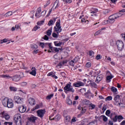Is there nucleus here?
Returning <instances> with one entry per match:
<instances>
[{
    "mask_svg": "<svg viewBox=\"0 0 125 125\" xmlns=\"http://www.w3.org/2000/svg\"><path fill=\"white\" fill-rule=\"evenodd\" d=\"M2 104L4 107H7L8 108H13L14 107V104H13L12 99H9L7 97L4 98L2 100Z\"/></svg>",
    "mask_w": 125,
    "mask_h": 125,
    "instance_id": "f257e3e1",
    "label": "nucleus"
},
{
    "mask_svg": "<svg viewBox=\"0 0 125 125\" xmlns=\"http://www.w3.org/2000/svg\"><path fill=\"white\" fill-rule=\"evenodd\" d=\"M122 16L123 14L121 13L114 14L109 17V19L107 21V22H108L109 24H113V23L115 22V20H116V19H118V18H120V17H122Z\"/></svg>",
    "mask_w": 125,
    "mask_h": 125,
    "instance_id": "f03ea898",
    "label": "nucleus"
},
{
    "mask_svg": "<svg viewBox=\"0 0 125 125\" xmlns=\"http://www.w3.org/2000/svg\"><path fill=\"white\" fill-rule=\"evenodd\" d=\"M65 93H68V92H72V93H74L75 92V89L72 86V83L71 82H69L68 83L66 84V85L63 88Z\"/></svg>",
    "mask_w": 125,
    "mask_h": 125,
    "instance_id": "7ed1b4c3",
    "label": "nucleus"
},
{
    "mask_svg": "<svg viewBox=\"0 0 125 125\" xmlns=\"http://www.w3.org/2000/svg\"><path fill=\"white\" fill-rule=\"evenodd\" d=\"M54 32H56L57 34H59L62 32V28H61V25H60V20H59L56 22V26L54 27Z\"/></svg>",
    "mask_w": 125,
    "mask_h": 125,
    "instance_id": "20e7f679",
    "label": "nucleus"
},
{
    "mask_svg": "<svg viewBox=\"0 0 125 125\" xmlns=\"http://www.w3.org/2000/svg\"><path fill=\"white\" fill-rule=\"evenodd\" d=\"M14 120L15 121V123L17 124L18 122L20 125H22L21 123V121H22V118H21V115L20 114H17L14 116Z\"/></svg>",
    "mask_w": 125,
    "mask_h": 125,
    "instance_id": "39448f33",
    "label": "nucleus"
},
{
    "mask_svg": "<svg viewBox=\"0 0 125 125\" xmlns=\"http://www.w3.org/2000/svg\"><path fill=\"white\" fill-rule=\"evenodd\" d=\"M116 45L118 50L120 51H122V49H124V42L121 40H118L116 42Z\"/></svg>",
    "mask_w": 125,
    "mask_h": 125,
    "instance_id": "423d86ee",
    "label": "nucleus"
},
{
    "mask_svg": "<svg viewBox=\"0 0 125 125\" xmlns=\"http://www.w3.org/2000/svg\"><path fill=\"white\" fill-rule=\"evenodd\" d=\"M85 97L87 99H91V97H94V94H92L90 91V89H88L86 93L84 94Z\"/></svg>",
    "mask_w": 125,
    "mask_h": 125,
    "instance_id": "0eeeda50",
    "label": "nucleus"
},
{
    "mask_svg": "<svg viewBox=\"0 0 125 125\" xmlns=\"http://www.w3.org/2000/svg\"><path fill=\"white\" fill-rule=\"evenodd\" d=\"M37 113L38 117L42 119L44 114H45V109H39L37 111Z\"/></svg>",
    "mask_w": 125,
    "mask_h": 125,
    "instance_id": "6e6552de",
    "label": "nucleus"
},
{
    "mask_svg": "<svg viewBox=\"0 0 125 125\" xmlns=\"http://www.w3.org/2000/svg\"><path fill=\"white\" fill-rule=\"evenodd\" d=\"M0 117L1 118H4L6 121H8L9 119H10V116L8 115V114L5 113V112L3 111L0 113Z\"/></svg>",
    "mask_w": 125,
    "mask_h": 125,
    "instance_id": "1a4fd4ad",
    "label": "nucleus"
},
{
    "mask_svg": "<svg viewBox=\"0 0 125 125\" xmlns=\"http://www.w3.org/2000/svg\"><path fill=\"white\" fill-rule=\"evenodd\" d=\"M14 100L16 103L18 104H22L23 103V99L20 98L19 96H15L14 97Z\"/></svg>",
    "mask_w": 125,
    "mask_h": 125,
    "instance_id": "9d476101",
    "label": "nucleus"
},
{
    "mask_svg": "<svg viewBox=\"0 0 125 125\" xmlns=\"http://www.w3.org/2000/svg\"><path fill=\"white\" fill-rule=\"evenodd\" d=\"M72 85L75 87H80L81 86H83L84 85V83L81 81H79L78 82L73 83Z\"/></svg>",
    "mask_w": 125,
    "mask_h": 125,
    "instance_id": "9b49d317",
    "label": "nucleus"
},
{
    "mask_svg": "<svg viewBox=\"0 0 125 125\" xmlns=\"http://www.w3.org/2000/svg\"><path fill=\"white\" fill-rule=\"evenodd\" d=\"M102 80H103V75L100 74L97 76L95 83H99Z\"/></svg>",
    "mask_w": 125,
    "mask_h": 125,
    "instance_id": "f8f14e48",
    "label": "nucleus"
},
{
    "mask_svg": "<svg viewBox=\"0 0 125 125\" xmlns=\"http://www.w3.org/2000/svg\"><path fill=\"white\" fill-rule=\"evenodd\" d=\"M42 12V8L39 7L37 9V11L35 14V17L37 18H40L42 15L40 16L41 13Z\"/></svg>",
    "mask_w": 125,
    "mask_h": 125,
    "instance_id": "ddd939ff",
    "label": "nucleus"
},
{
    "mask_svg": "<svg viewBox=\"0 0 125 125\" xmlns=\"http://www.w3.org/2000/svg\"><path fill=\"white\" fill-rule=\"evenodd\" d=\"M29 74L32 75V76L36 77V75H37V69L36 67H32L31 69V71L29 73Z\"/></svg>",
    "mask_w": 125,
    "mask_h": 125,
    "instance_id": "4468645a",
    "label": "nucleus"
},
{
    "mask_svg": "<svg viewBox=\"0 0 125 125\" xmlns=\"http://www.w3.org/2000/svg\"><path fill=\"white\" fill-rule=\"evenodd\" d=\"M12 78L13 82H19V81H20V79H21L20 76L18 75H15Z\"/></svg>",
    "mask_w": 125,
    "mask_h": 125,
    "instance_id": "2eb2a0df",
    "label": "nucleus"
},
{
    "mask_svg": "<svg viewBox=\"0 0 125 125\" xmlns=\"http://www.w3.org/2000/svg\"><path fill=\"white\" fill-rule=\"evenodd\" d=\"M63 117L64 118L65 123H69L70 122L71 120V117H70V116L63 115Z\"/></svg>",
    "mask_w": 125,
    "mask_h": 125,
    "instance_id": "dca6fc26",
    "label": "nucleus"
},
{
    "mask_svg": "<svg viewBox=\"0 0 125 125\" xmlns=\"http://www.w3.org/2000/svg\"><path fill=\"white\" fill-rule=\"evenodd\" d=\"M19 110L21 113H25L26 112V107H24V105H21L19 107Z\"/></svg>",
    "mask_w": 125,
    "mask_h": 125,
    "instance_id": "f3484780",
    "label": "nucleus"
},
{
    "mask_svg": "<svg viewBox=\"0 0 125 125\" xmlns=\"http://www.w3.org/2000/svg\"><path fill=\"white\" fill-rule=\"evenodd\" d=\"M89 85L91 87H94V88H97V84L95 82H92L90 81L89 83Z\"/></svg>",
    "mask_w": 125,
    "mask_h": 125,
    "instance_id": "a211bd4d",
    "label": "nucleus"
},
{
    "mask_svg": "<svg viewBox=\"0 0 125 125\" xmlns=\"http://www.w3.org/2000/svg\"><path fill=\"white\" fill-rule=\"evenodd\" d=\"M28 102L30 105H35V99L32 98H30L28 99Z\"/></svg>",
    "mask_w": 125,
    "mask_h": 125,
    "instance_id": "6ab92c4d",
    "label": "nucleus"
},
{
    "mask_svg": "<svg viewBox=\"0 0 125 125\" xmlns=\"http://www.w3.org/2000/svg\"><path fill=\"white\" fill-rule=\"evenodd\" d=\"M61 119V116H60V115L59 114H58L52 120H54V121H56V122H58V121H59V120H60Z\"/></svg>",
    "mask_w": 125,
    "mask_h": 125,
    "instance_id": "aec40b11",
    "label": "nucleus"
},
{
    "mask_svg": "<svg viewBox=\"0 0 125 125\" xmlns=\"http://www.w3.org/2000/svg\"><path fill=\"white\" fill-rule=\"evenodd\" d=\"M40 108H42V105H40L39 104H37L35 107L31 109L32 112H34L35 110H37L38 109H40Z\"/></svg>",
    "mask_w": 125,
    "mask_h": 125,
    "instance_id": "412c9836",
    "label": "nucleus"
},
{
    "mask_svg": "<svg viewBox=\"0 0 125 125\" xmlns=\"http://www.w3.org/2000/svg\"><path fill=\"white\" fill-rule=\"evenodd\" d=\"M120 98H121V96L116 95L114 98V101H115L116 103H118L119 100H121Z\"/></svg>",
    "mask_w": 125,
    "mask_h": 125,
    "instance_id": "4be33fe9",
    "label": "nucleus"
},
{
    "mask_svg": "<svg viewBox=\"0 0 125 125\" xmlns=\"http://www.w3.org/2000/svg\"><path fill=\"white\" fill-rule=\"evenodd\" d=\"M0 77L1 78H3L4 79H11L12 78V77L9 76V75H7V74H6V75L2 74V75H1L0 76Z\"/></svg>",
    "mask_w": 125,
    "mask_h": 125,
    "instance_id": "5701e85b",
    "label": "nucleus"
},
{
    "mask_svg": "<svg viewBox=\"0 0 125 125\" xmlns=\"http://www.w3.org/2000/svg\"><path fill=\"white\" fill-rule=\"evenodd\" d=\"M37 119L38 118L36 117H31L29 118V120L31 123H36V120H37Z\"/></svg>",
    "mask_w": 125,
    "mask_h": 125,
    "instance_id": "b1692460",
    "label": "nucleus"
},
{
    "mask_svg": "<svg viewBox=\"0 0 125 125\" xmlns=\"http://www.w3.org/2000/svg\"><path fill=\"white\" fill-rule=\"evenodd\" d=\"M85 112H86V109L84 108H82V110H81L80 114L78 115L79 117H82V116H83V114H84V113H85Z\"/></svg>",
    "mask_w": 125,
    "mask_h": 125,
    "instance_id": "393cba45",
    "label": "nucleus"
},
{
    "mask_svg": "<svg viewBox=\"0 0 125 125\" xmlns=\"http://www.w3.org/2000/svg\"><path fill=\"white\" fill-rule=\"evenodd\" d=\"M83 103L84 105H91L90 101L86 99L83 100Z\"/></svg>",
    "mask_w": 125,
    "mask_h": 125,
    "instance_id": "a878e982",
    "label": "nucleus"
},
{
    "mask_svg": "<svg viewBox=\"0 0 125 125\" xmlns=\"http://www.w3.org/2000/svg\"><path fill=\"white\" fill-rule=\"evenodd\" d=\"M59 0H56L55 1V2H54V3L53 7L54 6H55L56 9L59 7Z\"/></svg>",
    "mask_w": 125,
    "mask_h": 125,
    "instance_id": "bb28decb",
    "label": "nucleus"
},
{
    "mask_svg": "<svg viewBox=\"0 0 125 125\" xmlns=\"http://www.w3.org/2000/svg\"><path fill=\"white\" fill-rule=\"evenodd\" d=\"M100 119H103V120L104 121V122H105L108 121V118H107V117H106L104 115L101 116V117H100Z\"/></svg>",
    "mask_w": 125,
    "mask_h": 125,
    "instance_id": "cd10ccee",
    "label": "nucleus"
},
{
    "mask_svg": "<svg viewBox=\"0 0 125 125\" xmlns=\"http://www.w3.org/2000/svg\"><path fill=\"white\" fill-rule=\"evenodd\" d=\"M46 33L47 36H51V33H52V27H51L50 29H48Z\"/></svg>",
    "mask_w": 125,
    "mask_h": 125,
    "instance_id": "c85d7f7f",
    "label": "nucleus"
},
{
    "mask_svg": "<svg viewBox=\"0 0 125 125\" xmlns=\"http://www.w3.org/2000/svg\"><path fill=\"white\" fill-rule=\"evenodd\" d=\"M55 48L56 47H53L52 46H51V44H49V48L52 50V52L53 53H55Z\"/></svg>",
    "mask_w": 125,
    "mask_h": 125,
    "instance_id": "c756f323",
    "label": "nucleus"
},
{
    "mask_svg": "<svg viewBox=\"0 0 125 125\" xmlns=\"http://www.w3.org/2000/svg\"><path fill=\"white\" fill-rule=\"evenodd\" d=\"M54 43L55 46H60V45H62V43H63V42H54Z\"/></svg>",
    "mask_w": 125,
    "mask_h": 125,
    "instance_id": "7c9ffc66",
    "label": "nucleus"
},
{
    "mask_svg": "<svg viewBox=\"0 0 125 125\" xmlns=\"http://www.w3.org/2000/svg\"><path fill=\"white\" fill-rule=\"evenodd\" d=\"M114 78V76L113 75H109L106 77V81H109L111 82V80H112Z\"/></svg>",
    "mask_w": 125,
    "mask_h": 125,
    "instance_id": "2f4dec72",
    "label": "nucleus"
},
{
    "mask_svg": "<svg viewBox=\"0 0 125 125\" xmlns=\"http://www.w3.org/2000/svg\"><path fill=\"white\" fill-rule=\"evenodd\" d=\"M98 12V9L97 8H94L93 11L91 12V13L94 14V15H96V13Z\"/></svg>",
    "mask_w": 125,
    "mask_h": 125,
    "instance_id": "473e14b6",
    "label": "nucleus"
},
{
    "mask_svg": "<svg viewBox=\"0 0 125 125\" xmlns=\"http://www.w3.org/2000/svg\"><path fill=\"white\" fill-rule=\"evenodd\" d=\"M52 25H54V22L53 20H50L48 23V26H52Z\"/></svg>",
    "mask_w": 125,
    "mask_h": 125,
    "instance_id": "72a5a7b5",
    "label": "nucleus"
},
{
    "mask_svg": "<svg viewBox=\"0 0 125 125\" xmlns=\"http://www.w3.org/2000/svg\"><path fill=\"white\" fill-rule=\"evenodd\" d=\"M41 27L38 25L35 26L32 30L33 31L36 32V31H37V30H39V29H40Z\"/></svg>",
    "mask_w": 125,
    "mask_h": 125,
    "instance_id": "f704fd0d",
    "label": "nucleus"
},
{
    "mask_svg": "<svg viewBox=\"0 0 125 125\" xmlns=\"http://www.w3.org/2000/svg\"><path fill=\"white\" fill-rule=\"evenodd\" d=\"M21 25L20 24H16L15 27L16 28V30L18 31V30H19V29H21Z\"/></svg>",
    "mask_w": 125,
    "mask_h": 125,
    "instance_id": "c9c22d12",
    "label": "nucleus"
},
{
    "mask_svg": "<svg viewBox=\"0 0 125 125\" xmlns=\"http://www.w3.org/2000/svg\"><path fill=\"white\" fill-rule=\"evenodd\" d=\"M112 99H113V98L112 97V96H109L107 97L105 99V101H111V100H112Z\"/></svg>",
    "mask_w": 125,
    "mask_h": 125,
    "instance_id": "e433bc0d",
    "label": "nucleus"
},
{
    "mask_svg": "<svg viewBox=\"0 0 125 125\" xmlns=\"http://www.w3.org/2000/svg\"><path fill=\"white\" fill-rule=\"evenodd\" d=\"M66 103L68 105H72V100H71V99H70L69 98H67L66 99Z\"/></svg>",
    "mask_w": 125,
    "mask_h": 125,
    "instance_id": "4c0bfd02",
    "label": "nucleus"
},
{
    "mask_svg": "<svg viewBox=\"0 0 125 125\" xmlns=\"http://www.w3.org/2000/svg\"><path fill=\"white\" fill-rule=\"evenodd\" d=\"M11 15H12V12L9 11L4 15V16H6V17H7V16H11Z\"/></svg>",
    "mask_w": 125,
    "mask_h": 125,
    "instance_id": "58836bf2",
    "label": "nucleus"
},
{
    "mask_svg": "<svg viewBox=\"0 0 125 125\" xmlns=\"http://www.w3.org/2000/svg\"><path fill=\"white\" fill-rule=\"evenodd\" d=\"M9 88L11 91H17V88L16 87L10 86Z\"/></svg>",
    "mask_w": 125,
    "mask_h": 125,
    "instance_id": "ea45409f",
    "label": "nucleus"
},
{
    "mask_svg": "<svg viewBox=\"0 0 125 125\" xmlns=\"http://www.w3.org/2000/svg\"><path fill=\"white\" fill-rule=\"evenodd\" d=\"M111 91H112V92H114V93H116L117 92V91H118V89H117V88L115 87H112L111 88Z\"/></svg>",
    "mask_w": 125,
    "mask_h": 125,
    "instance_id": "a19ab883",
    "label": "nucleus"
},
{
    "mask_svg": "<svg viewBox=\"0 0 125 125\" xmlns=\"http://www.w3.org/2000/svg\"><path fill=\"white\" fill-rule=\"evenodd\" d=\"M69 64L70 66L74 67V66H75V62H74L72 60L69 62Z\"/></svg>",
    "mask_w": 125,
    "mask_h": 125,
    "instance_id": "79ce46f5",
    "label": "nucleus"
},
{
    "mask_svg": "<svg viewBox=\"0 0 125 125\" xmlns=\"http://www.w3.org/2000/svg\"><path fill=\"white\" fill-rule=\"evenodd\" d=\"M89 56H92V57H93V56H94V52L92 50L89 51Z\"/></svg>",
    "mask_w": 125,
    "mask_h": 125,
    "instance_id": "37998d69",
    "label": "nucleus"
},
{
    "mask_svg": "<svg viewBox=\"0 0 125 125\" xmlns=\"http://www.w3.org/2000/svg\"><path fill=\"white\" fill-rule=\"evenodd\" d=\"M62 50V48H57L56 47L55 48V53H56V52H59V51H60V50Z\"/></svg>",
    "mask_w": 125,
    "mask_h": 125,
    "instance_id": "c03bdc74",
    "label": "nucleus"
},
{
    "mask_svg": "<svg viewBox=\"0 0 125 125\" xmlns=\"http://www.w3.org/2000/svg\"><path fill=\"white\" fill-rule=\"evenodd\" d=\"M112 121L114 123H116L118 121V116L116 115L114 118L112 119Z\"/></svg>",
    "mask_w": 125,
    "mask_h": 125,
    "instance_id": "a18cd8bd",
    "label": "nucleus"
},
{
    "mask_svg": "<svg viewBox=\"0 0 125 125\" xmlns=\"http://www.w3.org/2000/svg\"><path fill=\"white\" fill-rule=\"evenodd\" d=\"M54 94H52L50 95H49L47 96L46 99H48V100H50L51 98H52L53 96H54Z\"/></svg>",
    "mask_w": 125,
    "mask_h": 125,
    "instance_id": "49530a36",
    "label": "nucleus"
},
{
    "mask_svg": "<svg viewBox=\"0 0 125 125\" xmlns=\"http://www.w3.org/2000/svg\"><path fill=\"white\" fill-rule=\"evenodd\" d=\"M85 66L87 68H90L91 67V62H88L86 63Z\"/></svg>",
    "mask_w": 125,
    "mask_h": 125,
    "instance_id": "de8ad7c7",
    "label": "nucleus"
},
{
    "mask_svg": "<svg viewBox=\"0 0 125 125\" xmlns=\"http://www.w3.org/2000/svg\"><path fill=\"white\" fill-rule=\"evenodd\" d=\"M101 34H102V32L100 29L99 30L96 32L95 35H96V36H98V35H101Z\"/></svg>",
    "mask_w": 125,
    "mask_h": 125,
    "instance_id": "09e8293b",
    "label": "nucleus"
},
{
    "mask_svg": "<svg viewBox=\"0 0 125 125\" xmlns=\"http://www.w3.org/2000/svg\"><path fill=\"white\" fill-rule=\"evenodd\" d=\"M55 75L54 73L52 72H49L48 74H47V76H49V77H52V78L53 77V76Z\"/></svg>",
    "mask_w": 125,
    "mask_h": 125,
    "instance_id": "8fccbe9b",
    "label": "nucleus"
},
{
    "mask_svg": "<svg viewBox=\"0 0 125 125\" xmlns=\"http://www.w3.org/2000/svg\"><path fill=\"white\" fill-rule=\"evenodd\" d=\"M50 44H51H51H52L51 43H44V47H46V48L49 47Z\"/></svg>",
    "mask_w": 125,
    "mask_h": 125,
    "instance_id": "3c124183",
    "label": "nucleus"
},
{
    "mask_svg": "<svg viewBox=\"0 0 125 125\" xmlns=\"http://www.w3.org/2000/svg\"><path fill=\"white\" fill-rule=\"evenodd\" d=\"M101 58H102V56H101V55H97L96 57V59L97 60H99L100 59H101Z\"/></svg>",
    "mask_w": 125,
    "mask_h": 125,
    "instance_id": "603ef678",
    "label": "nucleus"
},
{
    "mask_svg": "<svg viewBox=\"0 0 125 125\" xmlns=\"http://www.w3.org/2000/svg\"><path fill=\"white\" fill-rule=\"evenodd\" d=\"M50 4V0H48L47 1V3L44 5V8L46 7L48 5H49Z\"/></svg>",
    "mask_w": 125,
    "mask_h": 125,
    "instance_id": "864d4df0",
    "label": "nucleus"
},
{
    "mask_svg": "<svg viewBox=\"0 0 125 125\" xmlns=\"http://www.w3.org/2000/svg\"><path fill=\"white\" fill-rule=\"evenodd\" d=\"M44 23V20L41 21L37 22V25H42Z\"/></svg>",
    "mask_w": 125,
    "mask_h": 125,
    "instance_id": "5fc2aeb1",
    "label": "nucleus"
},
{
    "mask_svg": "<svg viewBox=\"0 0 125 125\" xmlns=\"http://www.w3.org/2000/svg\"><path fill=\"white\" fill-rule=\"evenodd\" d=\"M52 36L53 38H55L56 39H57V38H58V35L55 33H53Z\"/></svg>",
    "mask_w": 125,
    "mask_h": 125,
    "instance_id": "6e6d98bb",
    "label": "nucleus"
},
{
    "mask_svg": "<svg viewBox=\"0 0 125 125\" xmlns=\"http://www.w3.org/2000/svg\"><path fill=\"white\" fill-rule=\"evenodd\" d=\"M27 84V83L25 82H23L21 83V86H26Z\"/></svg>",
    "mask_w": 125,
    "mask_h": 125,
    "instance_id": "4d7b16f0",
    "label": "nucleus"
},
{
    "mask_svg": "<svg viewBox=\"0 0 125 125\" xmlns=\"http://www.w3.org/2000/svg\"><path fill=\"white\" fill-rule=\"evenodd\" d=\"M39 45L40 46H41V47H42V48H44V42H40L39 43Z\"/></svg>",
    "mask_w": 125,
    "mask_h": 125,
    "instance_id": "13d9d810",
    "label": "nucleus"
},
{
    "mask_svg": "<svg viewBox=\"0 0 125 125\" xmlns=\"http://www.w3.org/2000/svg\"><path fill=\"white\" fill-rule=\"evenodd\" d=\"M4 42H7V39H4L0 41V43H3Z\"/></svg>",
    "mask_w": 125,
    "mask_h": 125,
    "instance_id": "bf43d9fd",
    "label": "nucleus"
},
{
    "mask_svg": "<svg viewBox=\"0 0 125 125\" xmlns=\"http://www.w3.org/2000/svg\"><path fill=\"white\" fill-rule=\"evenodd\" d=\"M117 119L124 120V117L122 115H119V116H117Z\"/></svg>",
    "mask_w": 125,
    "mask_h": 125,
    "instance_id": "052dcab7",
    "label": "nucleus"
},
{
    "mask_svg": "<svg viewBox=\"0 0 125 125\" xmlns=\"http://www.w3.org/2000/svg\"><path fill=\"white\" fill-rule=\"evenodd\" d=\"M76 117H73L71 121V123H75V122H77V120H76Z\"/></svg>",
    "mask_w": 125,
    "mask_h": 125,
    "instance_id": "680f3d73",
    "label": "nucleus"
},
{
    "mask_svg": "<svg viewBox=\"0 0 125 125\" xmlns=\"http://www.w3.org/2000/svg\"><path fill=\"white\" fill-rule=\"evenodd\" d=\"M111 114V111H110V110H107L105 112V114L106 116H109Z\"/></svg>",
    "mask_w": 125,
    "mask_h": 125,
    "instance_id": "e2e57ef3",
    "label": "nucleus"
},
{
    "mask_svg": "<svg viewBox=\"0 0 125 125\" xmlns=\"http://www.w3.org/2000/svg\"><path fill=\"white\" fill-rule=\"evenodd\" d=\"M90 107H91V110H92L95 108V105L91 104V105H90Z\"/></svg>",
    "mask_w": 125,
    "mask_h": 125,
    "instance_id": "0e129e2a",
    "label": "nucleus"
},
{
    "mask_svg": "<svg viewBox=\"0 0 125 125\" xmlns=\"http://www.w3.org/2000/svg\"><path fill=\"white\" fill-rule=\"evenodd\" d=\"M72 60L74 62V63H77V62L78 61V58L77 57H75Z\"/></svg>",
    "mask_w": 125,
    "mask_h": 125,
    "instance_id": "69168bd1",
    "label": "nucleus"
},
{
    "mask_svg": "<svg viewBox=\"0 0 125 125\" xmlns=\"http://www.w3.org/2000/svg\"><path fill=\"white\" fill-rule=\"evenodd\" d=\"M4 125H12V122H5Z\"/></svg>",
    "mask_w": 125,
    "mask_h": 125,
    "instance_id": "338daca9",
    "label": "nucleus"
},
{
    "mask_svg": "<svg viewBox=\"0 0 125 125\" xmlns=\"http://www.w3.org/2000/svg\"><path fill=\"white\" fill-rule=\"evenodd\" d=\"M32 48H37L38 47V45L36 44H32L31 45Z\"/></svg>",
    "mask_w": 125,
    "mask_h": 125,
    "instance_id": "774afa93",
    "label": "nucleus"
}]
</instances>
